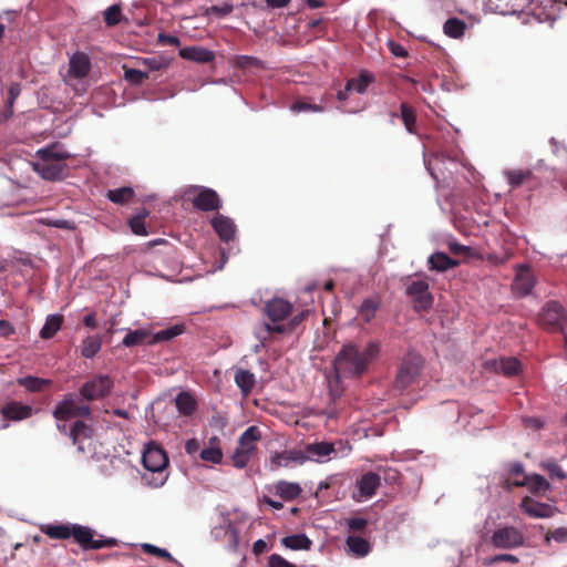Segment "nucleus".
Instances as JSON below:
<instances>
[{"label":"nucleus","instance_id":"1","mask_svg":"<svg viewBox=\"0 0 567 567\" xmlns=\"http://www.w3.org/2000/svg\"><path fill=\"white\" fill-rule=\"evenodd\" d=\"M40 530L51 539L64 540L72 537L83 550L111 548L117 545V540L112 537L100 536L95 539L96 533L92 528L79 524H44Z\"/></svg>","mask_w":567,"mask_h":567},{"label":"nucleus","instance_id":"2","mask_svg":"<svg viewBox=\"0 0 567 567\" xmlns=\"http://www.w3.org/2000/svg\"><path fill=\"white\" fill-rule=\"evenodd\" d=\"M378 353L379 347L373 342L368 343L363 350L354 344H346L334 359V368L343 377H360Z\"/></svg>","mask_w":567,"mask_h":567},{"label":"nucleus","instance_id":"3","mask_svg":"<svg viewBox=\"0 0 567 567\" xmlns=\"http://www.w3.org/2000/svg\"><path fill=\"white\" fill-rule=\"evenodd\" d=\"M423 358L415 352H408L399 367L393 390L402 393L412 385L416 384L423 369Z\"/></svg>","mask_w":567,"mask_h":567},{"label":"nucleus","instance_id":"4","mask_svg":"<svg viewBox=\"0 0 567 567\" xmlns=\"http://www.w3.org/2000/svg\"><path fill=\"white\" fill-rule=\"evenodd\" d=\"M142 462L148 472L157 474V477H154L153 481H148V484L153 487L162 486L167 478V476L164 475V470L168 465L166 452L161 446L151 442L145 446Z\"/></svg>","mask_w":567,"mask_h":567},{"label":"nucleus","instance_id":"5","mask_svg":"<svg viewBox=\"0 0 567 567\" xmlns=\"http://www.w3.org/2000/svg\"><path fill=\"white\" fill-rule=\"evenodd\" d=\"M183 198L190 202L194 208L200 212H215L221 207L217 192L206 186L189 185L185 187Z\"/></svg>","mask_w":567,"mask_h":567},{"label":"nucleus","instance_id":"6","mask_svg":"<svg viewBox=\"0 0 567 567\" xmlns=\"http://www.w3.org/2000/svg\"><path fill=\"white\" fill-rule=\"evenodd\" d=\"M261 439L258 426L251 425L239 436L238 446L233 454V464L237 468L247 466L257 452V442Z\"/></svg>","mask_w":567,"mask_h":567},{"label":"nucleus","instance_id":"7","mask_svg":"<svg viewBox=\"0 0 567 567\" xmlns=\"http://www.w3.org/2000/svg\"><path fill=\"white\" fill-rule=\"evenodd\" d=\"M538 324L549 332H564L567 312L558 301H548L538 313Z\"/></svg>","mask_w":567,"mask_h":567},{"label":"nucleus","instance_id":"8","mask_svg":"<svg viewBox=\"0 0 567 567\" xmlns=\"http://www.w3.org/2000/svg\"><path fill=\"white\" fill-rule=\"evenodd\" d=\"M82 398H78L74 393L65 394L54 410L53 416L58 421H68L72 417H90L91 408L89 404L82 402Z\"/></svg>","mask_w":567,"mask_h":567},{"label":"nucleus","instance_id":"9","mask_svg":"<svg viewBox=\"0 0 567 567\" xmlns=\"http://www.w3.org/2000/svg\"><path fill=\"white\" fill-rule=\"evenodd\" d=\"M114 382L110 375L99 374L87 380L80 388V395L89 402L110 395Z\"/></svg>","mask_w":567,"mask_h":567},{"label":"nucleus","instance_id":"10","mask_svg":"<svg viewBox=\"0 0 567 567\" xmlns=\"http://www.w3.org/2000/svg\"><path fill=\"white\" fill-rule=\"evenodd\" d=\"M525 536L514 526H503L495 529L491 537V544L499 549H513L523 546Z\"/></svg>","mask_w":567,"mask_h":567},{"label":"nucleus","instance_id":"11","mask_svg":"<svg viewBox=\"0 0 567 567\" xmlns=\"http://www.w3.org/2000/svg\"><path fill=\"white\" fill-rule=\"evenodd\" d=\"M405 295L413 301L415 311H426L433 305V296L429 291V284L425 280H415L405 285Z\"/></svg>","mask_w":567,"mask_h":567},{"label":"nucleus","instance_id":"12","mask_svg":"<svg viewBox=\"0 0 567 567\" xmlns=\"http://www.w3.org/2000/svg\"><path fill=\"white\" fill-rule=\"evenodd\" d=\"M306 461L307 456L301 450H285L272 453L267 466L269 471L275 472L281 467H289L291 464H303Z\"/></svg>","mask_w":567,"mask_h":567},{"label":"nucleus","instance_id":"13","mask_svg":"<svg viewBox=\"0 0 567 567\" xmlns=\"http://www.w3.org/2000/svg\"><path fill=\"white\" fill-rule=\"evenodd\" d=\"M293 306L282 298H272L264 306V313L271 322H281L292 313Z\"/></svg>","mask_w":567,"mask_h":567},{"label":"nucleus","instance_id":"14","mask_svg":"<svg viewBox=\"0 0 567 567\" xmlns=\"http://www.w3.org/2000/svg\"><path fill=\"white\" fill-rule=\"evenodd\" d=\"M37 410L31 405L19 401H9L0 409V414L6 421L20 422L30 419Z\"/></svg>","mask_w":567,"mask_h":567},{"label":"nucleus","instance_id":"15","mask_svg":"<svg viewBox=\"0 0 567 567\" xmlns=\"http://www.w3.org/2000/svg\"><path fill=\"white\" fill-rule=\"evenodd\" d=\"M34 169L48 181L61 179L65 176L68 165L62 161L38 162Z\"/></svg>","mask_w":567,"mask_h":567},{"label":"nucleus","instance_id":"16","mask_svg":"<svg viewBox=\"0 0 567 567\" xmlns=\"http://www.w3.org/2000/svg\"><path fill=\"white\" fill-rule=\"evenodd\" d=\"M355 486L359 492L357 501L370 498L380 486V476L377 473L368 472L357 480Z\"/></svg>","mask_w":567,"mask_h":567},{"label":"nucleus","instance_id":"17","mask_svg":"<svg viewBox=\"0 0 567 567\" xmlns=\"http://www.w3.org/2000/svg\"><path fill=\"white\" fill-rule=\"evenodd\" d=\"M535 286V278L528 267L523 266L518 269L513 282V289L519 297L529 295Z\"/></svg>","mask_w":567,"mask_h":567},{"label":"nucleus","instance_id":"18","mask_svg":"<svg viewBox=\"0 0 567 567\" xmlns=\"http://www.w3.org/2000/svg\"><path fill=\"white\" fill-rule=\"evenodd\" d=\"M91 70V61L86 53L75 52L69 62V73L75 79L85 78Z\"/></svg>","mask_w":567,"mask_h":567},{"label":"nucleus","instance_id":"19","mask_svg":"<svg viewBox=\"0 0 567 567\" xmlns=\"http://www.w3.org/2000/svg\"><path fill=\"white\" fill-rule=\"evenodd\" d=\"M210 224L220 240L228 243L234 239L236 226L229 217L218 215L212 219Z\"/></svg>","mask_w":567,"mask_h":567},{"label":"nucleus","instance_id":"20","mask_svg":"<svg viewBox=\"0 0 567 567\" xmlns=\"http://www.w3.org/2000/svg\"><path fill=\"white\" fill-rule=\"evenodd\" d=\"M179 56L198 63H209L214 61L215 53L206 48L193 45L181 49Z\"/></svg>","mask_w":567,"mask_h":567},{"label":"nucleus","instance_id":"21","mask_svg":"<svg viewBox=\"0 0 567 567\" xmlns=\"http://www.w3.org/2000/svg\"><path fill=\"white\" fill-rule=\"evenodd\" d=\"M522 511L530 517L547 518L554 513L553 507L548 504L533 501L525 497L520 504Z\"/></svg>","mask_w":567,"mask_h":567},{"label":"nucleus","instance_id":"22","mask_svg":"<svg viewBox=\"0 0 567 567\" xmlns=\"http://www.w3.org/2000/svg\"><path fill=\"white\" fill-rule=\"evenodd\" d=\"M508 184L513 189L525 184L530 187L535 186V176L530 169H513L505 172Z\"/></svg>","mask_w":567,"mask_h":567},{"label":"nucleus","instance_id":"23","mask_svg":"<svg viewBox=\"0 0 567 567\" xmlns=\"http://www.w3.org/2000/svg\"><path fill=\"white\" fill-rule=\"evenodd\" d=\"M288 331H291L288 327V322H264L259 327L256 328L255 334L261 341L265 342L271 339L272 334H284Z\"/></svg>","mask_w":567,"mask_h":567},{"label":"nucleus","instance_id":"24","mask_svg":"<svg viewBox=\"0 0 567 567\" xmlns=\"http://www.w3.org/2000/svg\"><path fill=\"white\" fill-rule=\"evenodd\" d=\"M514 486H527L532 493L544 494L549 489V483L539 474L524 476V480H514Z\"/></svg>","mask_w":567,"mask_h":567},{"label":"nucleus","instance_id":"25","mask_svg":"<svg viewBox=\"0 0 567 567\" xmlns=\"http://www.w3.org/2000/svg\"><path fill=\"white\" fill-rule=\"evenodd\" d=\"M346 546L348 553L355 557H364L371 550L370 543L359 536H348L346 539Z\"/></svg>","mask_w":567,"mask_h":567},{"label":"nucleus","instance_id":"26","mask_svg":"<svg viewBox=\"0 0 567 567\" xmlns=\"http://www.w3.org/2000/svg\"><path fill=\"white\" fill-rule=\"evenodd\" d=\"M92 427L85 424L83 421L74 422L73 426L69 431V436L72 443L78 446L80 452H84V447L81 445L82 439H90L92 435Z\"/></svg>","mask_w":567,"mask_h":567},{"label":"nucleus","instance_id":"27","mask_svg":"<svg viewBox=\"0 0 567 567\" xmlns=\"http://www.w3.org/2000/svg\"><path fill=\"white\" fill-rule=\"evenodd\" d=\"M427 261L430 265V269L440 272L446 271L451 268L458 266V261L452 259L445 252H434L429 257Z\"/></svg>","mask_w":567,"mask_h":567},{"label":"nucleus","instance_id":"28","mask_svg":"<svg viewBox=\"0 0 567 567\" xmlns=\"http://www.w3.org/2000/svg\"><path fill=\"white\" fill-rule=\"evenodd\" d=\"M334 452V446L329 442H317L306 446L307 460L320 461Z\"/></svg>","mask_w":567,"mask_h":567},{"label":"nucleus","instance_id":"29","mask_svg":"<svg viewBox=\"0 0 567 567\" xmlns=\"http://www.w3.org/2000/svg\"><path fill=\"white\" fill-rule=\"evenodd\" d=\"M276 494L284 501H293L301 494L302 489L298 483L279 481L276 486Z\"/></svg>","mask_w":567,"mask_h":567},{"label":"nucleus","instance_id":"30","mask_svg":"<svg viewBox=\"0 0 567 567\" xmlns=\"http://www.w3.org/2000/svg\"><path fill=\"white\" fill-rule=\"evenodd\" d=\"M17 383L20 386L25 388L29 392L39 393L42 392L47 386L51 385L52 381L49 379H42L33 375H27L19 378Z\"/></svg>","mask_w":567,"mask_h":567},{"label":"nucleus","instance_id":"31","mask_svg":"<svg viewBox=\"0 0 567 567\" xmlns=\"http://www.w3.org/2000/svg\"><path fill=\"white\" fill-rule=\"evenodd\" d=\"M63 316L50 315L40 330V337L44 340H49L55 336L63 324Z\"/></svg>","mask_w":567,"mask_h":567},{"label":"nucleus","instance_id":"32","mask_svg":"<svg viewBox=\"0 0 567 567\" xmlns=\"http://www.w3.org/2000/svg\"><path fill=\"white\" fill-rule=\"evenodd\" d=\"M135 196V192L132 187L124 186L115 189H109L105 197L117 205H125L130 203Z\"/></svg>","mask_w":567,"mask_h":567},{"label":"nucleus","instance_id":"33","mask_svg":"<svg viewBox=\"0 0 567 567\" xmlns=\"http://www.w3.org/2000/svg\"><path fill=\"white\" fill-rule=\"evenodd\" d=\"M255 375L250 371L238 369L235 372V383L245 396L251 392L255 386Z\"/></svg>","mask_w":567,"mask_h":567},{"label":"nucleus","instance_id":"34","mask_svg":"<svg viewBox=\"0 0 567 567\" xmlns=\"http://www.w3.org/2000/svg\"><path fill=\"white\" fill-rule=\"evenodd\" d=\"M175 404L178 412L187 416L192 415L197 408L196 400L188 392H181L175 399Z\"/></svg>","mask_w":567,"mask_h":567},{"label":"nucleus","instance_id":"35","mask_svg":"<svg viewBox=\"0 0 567 567\" xmlns=\"http://www.w3.org/2000/svg\"><path fill=\"white\" fill-rule=\"evenodd\" d=\"M400 117L404 124L405 130L410 134L416 133V113L414 109L406 102L401 103L400 105Z\"/></svg>","mask_w":567,"mask_h":567},{"label":"nucleus","instance_id":"36","mask_svg":"<svg viewBox=\"0 0 567 567\" xmlns=\"http://www.w3.org/2000/svg\"><path fill=\"white\" fill-rule=\"evenodd\" d=\"M281 543L285 547L292 550H308L312 545V542L305 534L286 536L282 538Z\"/></svg>","mask_w":567,"mask_h":567},{"label":"nucleus","instance_id":"37","mask_svg":"<svg viewBox=\"0 0 567 567\" xmlns=\"http://www.w3.org/2000/svg\"><path fill=\"white\" fill-rule=\"evenodd\" d=\"M374 81V76L368 72H361L359 78L348 80L346 91H355L360 94L364 93L368 86Z\"/></svg>","mask_w":567,"mask_h":567},{"label":"nucleus","instance_id":"38","mask_svg":"<svg viewBox=\"0 0 567 567\" xmlns=\"http://www.w3.org/2000/svg\"><path fill=\"white\" fill-rule=\"evenodd\" d=\"M39 162H51V161H62L64 162L70 157V154L65 151L60 150L56 145H51L45 148L38 151Z\"/></svg>","mask_w":567,"mask_h":567},{"label":"nucleus","instance_id":"39","mask_svg":"<svg viewBox=\"0 0 567 567\" xmlns=\"http://www.w3.org/2000/svg\"><path fill=\"white\" fill-rule=\"evenodd\" d=\"M184 331L183 326H173L167 329H163L154 334H152L151 339L147 341V344L153 346L158 342L169 341L175 337L182 334Z\"/></svg>","mask_w":567,"mask_h":567},{"label":"nucleus","instance_id":"40","mask_svg":"<svg viewBox=\"0 0 567 567\" xmlns=\"http://www.w3.org/2000/svg\"><path fill=\"white\" fill-rule=\"evenodd\" d=\"M152 334L144 329H136L134 331H130L123 339L122 344L131 348L138 344L146 343L151 339Z\"/></svg>","mask_w":567,"mask_h":567},{"label":"nucleus","instance_id":"41","mask_svg":"<svg viewBox=\"0 0 567 567\" xmlns=\"http://www.w3.org/2000/svg\"><path fill=\"white\" fill-rule=\"evenodd\" d=\"M496 370L506 377H513L519 373L520 362L516 358H502L496 362Z\"/></svg>","mask_w":567,"mask_h":567},{"label":"nucleus","instance_id":"42","mask_svg":"<svg viewBox=\"0 0 567 567\" xmlns=\"http://www.w3.org/2000/svg\"><path fill=\"white\" fill-rule=\"evenodd\" d=\"M150 215V212L146 208L140 210L135 216L128 219V226L131 230L138 236L148 235L145 227V218Z\"/></svg>","mask_w":567,"mask_h":567},{"label":"nucleus","instance_id":"43","mask_svg":"<svg viewBox=\"0 0 567 567\" xmlns=\"http://www.w3.org/2000/svg\"><path fill=\"white\" fill-rule=\"evenodd\" d=\"M102 347V339L99 336H89L82 343L81 354L86 358H93Z\"/></svg>","mask_w":567,"mask_h":567},{"label":"nucleus","instance_id":"44","mask_svg":"<svg viewBox=\"0 0 567 567\" xmlns=\"http://www.w3.org/2000/svg\"><path fill=\"white\" fill-rule=\"evenodd\" d=\"M465 23L461 19L450 18L444 23V33L451 38L458 39L464 34Z\"/></svg>","mask_w":567,"mask_h":567},{"label":"nucleus","instance_id":"45","mask_svg":"<svg viewBox=\"0 0 567 567\" xmlns=\"http://www.w3.org/2000/svg\"><path fill=\"white\" fill-rule=\"evenodd\" d=\"M380 307V301L375 298H368L363 300L360 306L359 315L364 320V322H370L374 316L377 310Z\"/></svg>","mask_w":567,"mask_h":567},{"label":"nucleus","instance_id":"46","mask_svg":"<svg viewBox=\"0 0 567 567\" xmlns=\"http://www.w3.org/2000/svg\"><path fill=\"white\" fill-rule=\"evenodd\" d=\"M124 80L132 85H140L148 79L147 71L128 68L123 65Z\"/></svg>","mask_w":567,"mask_h":567},{"label":"nucleus","instance_id":"47","mask_svg":"<svg viewBox=\"0 0 567 567\" xmlns=\"http://www.w3.org/2000/svg\"><path fill=\"white\" fill-rule=\"evenodd\" d=\"M122 20V9L118 4H113L104 12V21L109 27L118 24Z\"/></svg>","mask_w":567,"mask_h":567},{"label":"nucleus","instance_id":"48","mask_svg":"<svg viewBox=\"0 0 567 567\" xmlns=\"http://www.w3.org/2000/svg\"><path fill=\"white\" fill-rule=\"evenodd\" d=\"M443 162V157L434 154L424 156V164L426 169L429 171L430 175L435 179L436 182L440 181V175L437 173V166Z\"/></svg>","mask_w":567,"mask_h":567},{"label":"nucleus","instance_id":"49","mask_svg":"<svg viewBox=\"0 0 567 567\" xmlns=\"http://www.w3.org/2000/svg\"><path fill=\"white\" fill-rule=\"evenodd\" d=\"M200 458L203 461L218 464L223 460V452L218 446L206 447L200 452Z\"/></svg>","mask_w":567,"mask_h":567},{"label":"nucleus","instance_id":"50","mask_svg":"<svg viewBox=\"0 0 567 567\" xmlns=\"http://www.w3.org/2000/svg\"><path fill=\"white\" fill-rule=\"evenodd\" d=\"M290 110L293 113H300V112H322L323 106L318 104H312L306 101H296L291 106Z\"/></svg>","mask_w":567,"mask_h":567},{"label":"nucleus","instance_id":"51","mask_svg":"<svg viewBox=\"0 0 567 567\" xmlns=\"http://www.w3.org/2000/svg\"><path fill=\"white\" fill-rule=\"evenodd\" d=\"M143 64L145 65V70L147 71V74L151 71H159L162 69H165L167 66V62L163 58H147L143 60Z\"/></svg>","mask_w":567,"mask_h":567},{"label":"nucleus","instance_id":"52","mask_svg":"<svg viewBox=\"0 0 567 567\" xmlns=\"http://www.w3.org/2000/svg\"><path fill=\"white\" fill-rule=\"evenodd\" d=\"M143 550L147 554H151V555H154V556H157V557H161V558H165L169 561H175V559L173 558V556L164 548H159L155 545H152V544H144L142 546Z\"/></svg>","mask_w":567,"mask_h":567},{"label":"nucleus","instance_id":"53","mask_svg":"<svg viewBox=\"0 0 567 567\" xmlns=\"http://www.w3.org/2000/svg\"><path fill=\"white\" fill-rule=\"evenodd\" d=\"M545 470L547 471L550 478L563 481L567 477V474L563 471V468L555 462H549L545 464Z\"/></svg>","mask_w":567,"mask_h":567},{"label":"nucleus","instance_id":"54","mask_svg":"<svg viewBox=\"0 0 567 567\" xmlns=\"http://www.w3.org/2000/svg\"><path fill=\"white\" fill-rule=\"evenodd\" d=\"M551 539L557 543H566L567 542V528L559 527L553 532L547 533L545 537V542L548 544Z\"/></svg>","mask_w":567,"mask_h":567},{"label":"nucleus","instance_id":"55","mask_svg":"<svg viewBox=\"0 0 567 567\" xmlns=\"http://www.w3.org/2000/svg\"><path fill=\"white\" fill-rule=\"evenodd\" d=\"M234 10L233 4L223 3L220 6H212L207 9L208 14H215L217 17H226L229 16Z\"/></svg>","mask_w":567,"mask_h":567},{"label":"nucleus","instance_id":"56","mask_svg":"<svg viewBox=\"0 0 567 567\" xmlns=\"http://www.w3.org/2000/svg\"><path fill=\"white\" fill-rule=\"evenodd\" d=\"M346 523L351 532H362L368 526V520L363 517H350Z\"/></svg>","mask_w":567,"mask_h":567},{"label":"nucleus","instance_id":"57","mask_svg":"<svg viewBox=\"0 0 567 567\" xmlns=\"http://www.w3.org/2000/svg\"><path fill=\"white\" fill-rule=\"evenodd\" d=\"M503 561L517 564L519 561V559L517 556L512 555V554H498V555H495V556L491 557L489 559H487L485 564L494 565V564L503 563Z\"/></svg>","mask_w":567,"mask_h":567},{"label":"nucleus","instance_id":"58","mask_svg":"<svg viewBox=\"0 0 567 567\" xmlns=\"http://www.w3.org/2000/svg\"><path fill=\"white\" fill-rule=\"evenodd\" d=\"M21 93V87H20V84L19 83H12L9 87V96H8V101H7V110L12 113L13 110V103L14 101L17 100V97L20 95Z\"/></svg>","mask_w":567,"mask_h":567},{"label":"nucleus","instance_id":"59","mask_svg":"<svg viewBox=\"0 0 567 567\" xmlns=\"http://www.w3.org/2000/svg\"><path fill=\"white\" fill-rule=\"evenodd\" d=\"M269 567H297L292 563L285 559L282 556L278 554H272L269 557Z\"/></svg>","mask_w":567,"mask_h":567},{"label":"nucleus","instance_id":"60","mask_svg":"<svg viewBox=\"0 0 567 567\" xmlns=\"http://www.w3.org/2000/svg\"><path fill=\"white\" fill-rule=\"evenodd\" d=\"M508 473L512 477H514L515 480H519V477H522V480H524V476H526L524 474V466L522 463L519 462H513L508 465Z\"/></svg>","mask_w":567,"mask_h":567},{"label":"nucleus","instance_id":"61","mask_svg":"<svg viewBox=\"0 0 567 567\" xmlns=\"http://www.w3.org/2000/svg\"><path fill=\"white\" fill-rule=\"evenodd\" d=\"M16 333V328L7 320H0V337L10 338Z\"/></svg>","mask_w":567,"mask_h":567},{"label":"nucleus","instance_id":"62","mask_svg":"<svg viewBox=\"0 0 567 567\" xmlns=\"http://www.w3.org/2000/svg\"><path fill=\"white\" fill-rule=\"evenodd\" d=\"M158 42L166 45L178 47L181 44L179 39L175 35L159 33Z\"/></svg>","mask_w":567,"mask_h":567},{"label":"nucleus","instance_id":"63","mask_svg":"<svg viewBox=\"0 0 567 567\" xmlns=\"http://www.w3.org/2000/svg\"><path fill=\"white\" fill-rule=\"evenodd\" d=\"M389 48H390L391 53L398 58L408 56V51L400 43L390 41Z\"/></svg>","mask_w":567,"mask_h":567},{"label":"nucleus","instance_id":"64","mask_svg":"<svg viewBox=\"0 0 567 567\" xmlns=\"http://www.w3.org/2000/svg\"><path fill=\"white\" fill-rule=\"evenodd\" d=\"M309 311L308 310H303L301 311L300 313L293 316L289 321H288V327L289 329L292 331L298 324H300L305 319L306 317L308 316Z\"/></svg>","mask_w":567,"mask_h":567}]
</instances>
